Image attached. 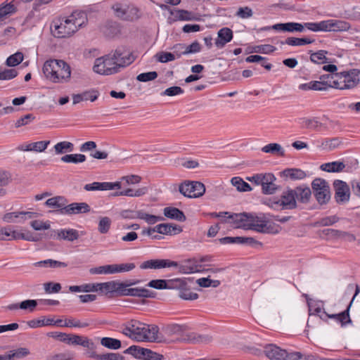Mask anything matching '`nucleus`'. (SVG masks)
I'll list each match as a JSON object with an SVG mask.
<instances>
[{
	"label": "nucleus",
	"mask_w": 360,
	"mask_h": 360,
	"mask_svg": "<svg viewBox=\"0 0 360 360\" xmlns=\"http://www.w3.org/2000/svg\"><path fill=\"white\" fill-rule=\"evenodd\" d=\"M120 331L125 336L137 342H161L159 328L155 325H148L136 319H131L120 326Z\"/></svg>",
	"instance_id": "f257e3e1"
},
{
	"label": "nucleus",
	"mask_w": 360,
	"mask_h": 360,
	"mask_svg": "<svg viewBox=\"0 0 360 360\" xmlns=\"http://www.w3.org/2000/svg\"><path fill=\"white\" fill-rule=\"evenodd\" d=\"M79 13H72L65 18L54 20L51 26L52 34L55 37L65 38L72 35L85 22L84 18L78 17Z\"/></svg>",
	"instance_id": "f03ea898"
},
{
	"label": "nucleus",
	"mask_w": 360,
	"mask_h": 360,
	"mask_svg": "<svg viewBox=\"0 0 360 360\" xmlns=\"http://www.w3.org/2000/svg\"><path fill=\"white\" fill-rule=\"evenodd\" d=\"M42 70L46 79L54 83L68 82L71 76L70 67L62 60H46Z\"/></svg>",
	"instance_id": "7ed1b4c3"
},
{
	"label": "nucleus",
	"mask_w": 360,
	"mask_h": 360,
	"mask_svg": "<svg viewBox=\"0 0 360 360\" xmlns=\"http://www.w3.org/2000/svg\"><path fill=\"white\" fill-rule=\"evenodd\" d=\"M248 229L263 233L276 234L280 231V226L271 223L264 214H249Z\"/></svg>",
	"instance_id": "20e7f679"
},
{
	"label": "nucleus",
	"mask_w": 360,
	"mask_h": 360,
	"mask_svg": "<svg viewBox=\"0 0 360 360\" xmlns=\"http://www.w3.org/2000/svg\"><path fill=\"white\" fill-rule=\"evenodd\" d=\"M264 352L271 360H299L302 356L300 352H288L273 344L266 345L264 347Z\"/></svg>",
	"instance_id": "39448f33"
},
{
	"label": "nucleus",
	"mask_w": 360,
	"mask_h": 360,
	"mask_svg": "<svg viewBox=\"0 0 360 360\" xmlns=\"http://www.w3.org/2000/svg\"><path fill=\"white\" fill-rule=\"evenodd\" d=\"M94 71L100 75H112L120 72V70L115 63L112 53L103 57L96 58L94 65Z\"/></svg>",
	"instance_id": "423d86ee"
},
{
	"label": "nucleus",
	"mask_w": 360,
	"mask_h": 360,
	"mask_svg": "<svg viewBox=\"0 0 360 360\" xmlns=\"http://www.w3.org/2000/svg\"><path fill=\"white\" fill-rule=\"evenodd\" d=\"M360 71L352 69L349 71L338 72L336 79L338 89H349L354 88L359 82Z\"/></svg>",
	"instance_id": "0eeeda50"
},
{
	"label": "nucleus",
	"mask_w": 360,
	"mask_h": 360,
	"mask_svg": "<svg viewBox=\"0 0 360 360\" xmlns=\"http://www.w3.org/2000/svg\"><path fill=\"white\" fill-rule=\"evenodd\" d=\"M359 292H360L359 287V285H356L355 293H354L350 303L349 304L347 308L346 309V310H345L344 311L339 313V314H327L326 312L323 311L324 317L323 316V315L319 314L321 313V308H320L319 304L320 303L323 304V302L321 301H316V316H319L320 318L323 320L325 319V317L333 319L336 322L340 323L342 326H345L347 323L351 322V319H350L349 314V309H350V307L352 306L356 296L359 294Z\"/></svg>",
	"instance_id": "6e6552de"
},
{
	"label": "nucleus",
	"mask_w": 360,
	"mask_h": 360,
	"mask_svg": "<svg viewBox=\"0 0 360 360\" xmlns=\"http://www.w3.org/2000/svg\"><path fill=\"white\" fill-rule=\"evenodd\" d=\"M139 280L133 282L126 281L122 282L120 292L119 296H131L138 297H153L154 292L143 288H129L131 285L138 284Z\"/></svg>",
	"instance_id": "1a4fd4ad"
},
{
	"label": "nucleus",
	"mask_w": 360,
	"mask_h": 360,
	"mask_svg": "<svg viewBox=\"0 0 360 360\" xmlns=\"http://www.w3.org/2000/svg\"><path fill=\"white\" fill-rule=\"evenodd\" d=\"M179 192L186 197L199 198L205 192V185L200 181H184L179 188Z\"/></svg>",
	"instance_id": "9d476101"
},
{
	"label": "nucleus",
	"mask_w": 360,
	"mask_h": 360,
	"mask_svg": "<svg viewBox=\"0 0 360 360\" xmlns=\"http://www.w3.org/2000/svg\"><path fill=\"white\" fill-rule=\"evenodd\" d=\"M124 352L131 354L136 359L143 360H162L163 358L162 355L154 352L149 349L136 345L129 347Z\"/></svg>",
	"instance_id": "9b49d317"
},
{
	"label": "nucleus",
	"mask_w": 360,
	"mask_h": 360,
	"mask_svg": "<svg viewBox=\"0 0 360 360\" xmlns=\"http://www.w3.org/2000/svg\"><path fill=\"white\" fill-rule=\"evenodd\" d=\"M53 337L57 338L61 342H65L68 345H81L86 348H93V342L86 337H83L78 335L66 334L63 333H57Z\"/></svg>",
	"instance_id": "f8f14e48"
},
{
	"label": "nucleus",
	"mask_w": 360,
	"mask_h": 360,
	"mask_svg": "<svg viewBox=\"0 0 360 360\" xmlns=\"http://www.w3.org/2000/svg\"><path fill=\"white\" fill-rule=\"evenodd\" d=\"M333 188L335 190V200L339 205H344L350 200L349 186L344 181L336 179L333 181Z\"/></svg>",
	"instance_id": "ddd939ff"
},
{
	"label": "nucleus",
	"mask_w": 360,
	"mask_h": 360,
	"mask_svg": "<svg viewBox=\"0 0 360 360\" xmlns=\"http://www.w3.org/2000/svg\"><path fill=\"white\" fill-rule=\"evenodd\" d=\"M331 199V192L328 183L323 179L316 178V202L321 205L327 204Z\"/></svg>",
	"instance_id": "4468645a"
},
{
	"label": "nucleus",
	"mask_w": 360,
	"mask_h": 360,
	"mask_svg": "<svg viewBox=\"0 0 360 360\" xmlns=\"http://www.w3.org/2000/svg\"><path fill=\"white\" fill-rule=\"evenodd\" d=\"M115 58V65H117L119 70L129 65L134 60V57L129 51L124 48H118L112 53Z\"/></svg>",
	"instance_id": "2eb2a0df"
},
{
	"label": "nucleus",
	"mask_w": 360,
	"mask_h": 360,
	"mask_svg": "<svg viewBox=\"0 0 360 360\" xmlns=\"http://www.w3.org/2000/svg\"><path fill=\"white\" fill-rule=\"evenodd\" d=\"M338 73H326L318 75L319 80H316V91H326L330 88L338 89L336 79Z\"/></svg>",
	"instance_id": "dca6fc26"
},
{
	"label": "nucleus",
	"mask_w": 360,
	"mask_h": 360,
	"mask_svg": "<svg viewBox=\"0 0 360 360\" xmlns=\"http://www.w3.org/2000/svg\"><path fill=\"white\" fill-rule=\"evenodd\" d=\"M276 180V178L272 173H264L262 175L261 186L264 194L271 195L276 191L278 188L275 184Z\"/></svg>",
	"instance_id": "f3484780"
},
{
	"label": "nucleus",
	"mask_w": 360,
	"mask_h": 360,
	"mask_svg": "<svg viewBox=\"0 0 360 360\" xmlns=\"http://www.w3.org/2000/svg\"><path fill=\"white\" fill-rule=\"evenodd\" d=\"M233 37V31L229 27H222L217 32L214 44L218 49L224 48Z\"/></svg>",
	"instance_id": "a211bd4d"
},
{
	"label": "nucleus",
	"mask_w": 360,
	"mask_h": 360,
	"mask_svg": "<svg viewBox=\"0 0 360 360\" xmlns=\"http://www.w3.org/2000/svg\"><path fill=\"white\" fill-rule=\"evenodd\" d=\"M323 234L326 236V239L328 240L344 238L350 242L356 240V237L352 233L333 229H324L323 231Z\"/></svg>",
	"instance_id": "6ab92c4d"
},
{
	"label": "nucleus",
	"mask_w": 360,
	"mask_h": 360,
	"mask_svg": "<svg viewBox=\"0 0 360 360\" xmlns=\"http://www.w3.org/2000/svg\"><path fill=\"white\" fill-rule=\"evenodd\" d=\"M279 200L282 210H291L295 208L297 206L293 189H288L283 191Z\"/></svg>",
	"instance_id": "aec40b11"
},
{
	"label": "nucleus",
	"mask_w": 360,
	"mask_h": 360,
	"mask_svg": "<svg viewBox=\"0 0 360 360\" xmlns=\"http://www.w3.org/2000/svg\"><path fill=\"white\" fill-rule=\"evenodd\" d=\"M50 143V141H40L37 142L27 143L20 145L18 150L27 152L41 153L44 151Z\"/></svg>",
	"instance_id": "412c9836"
},
{
	"label": "nucleus",
	"mask_w": 360,
	"mask_h": 360,
	"mask_svg": "<svg viewBox=\"0 0 360 360\" xmlns=\"http://www.w3.org/2000/svg\"><path fill=\"white\" fill-rule=\"evenodd\" d=\"M273 29L283 32H302L304 30V25L299 22H289L275 24Z\"/></svg>",
	"instance_id": "4be33fe9"
},
{
	"label": "nucleus",
	"mask_w": 360,
	"mask_h": 360,
	"mask_svg": "<svg viewBox=\"0 0 360 360\" xmlns=\"http://www.w3.org/2000/svg\"><path fill=\"white\" fill-rule=\"evenodd\" d=\"M90 211L89 205L86 202H73L66 205L64 210L62 211L63 214H77L81 213H86Z\"/></svg>",
	"instance_id": "5701e85b"
},
{
	"label": "nucleus",
	"mask_w": 360,
	"mask_h": 360,
	"mask_svg": "<svg viewBox=\"0 0 360 360\" xmlns=\"http://www.w3.org/2000/svg\"><path fill=\"white\" fill-rule=\"evenodd\" d=\"M176 288H180L179 296L184 300H194L198 298V295L193 292L185 288L186 281L182 279H176L173 281Z\"/></svg>",
	"instance_id": "b1692460"
},
{
	"label": "nucleus",
	"mask_w": 360,
	"mask_h": 360,
	"mask_svg": "<svg viewBox=\"0 0 360 360\" xmlns=\"http://www.w3.org/2000/svg\"><path fill=\"white\" fill-rule=\"evenodd\" d=\"M317 147L323 150L330 151L339 148L342 141L338 137L332 139H321L318 140Z\"/></svg>",
	"instance_id": "393cba45"
},
{
	"label": "nucleus",
	"mask_w": 360,
	"mask_h": 360,
	"mask_svg": "<svg viewBox=\"0 0 360 360\" xmlns=\"http://www.w3.org/2000/svg\"><path fill=\"white\" fill-rule=\"evenodd\" d=\"M190 328L186 324L169 323L164 325L162 327V331L167 336L174 335H181L185 331L188 330Z\"/></svg>",
	"instance_id": "a878e982"
},
{
	"label": "nucleus",
	"mask_w": 360,
	"mask_h": 360,
	"mask_svg": "<svg viewBox=\"0 0 360 360\" xmlns=\"http://www.w3.org/2000/svg\"><path fill=\"white\" fill-rule=\"evenodd\" d=\"M121 284L122 282L112 281L96 283V287L98 291L103 292L106 294L115 292L117 295H120Z\"/></svg>",
	"instance_id": "bb28decb"
},
{
	"label": "nucleus",
	"mask_w": 360,
	"mask_h": 360,
	"mask_svg": "<svg viewBox=\"0 0 360 360\" xmlns=\"http://www.w3.org/2000/svg\"><path fill=\"white\" fill-rule=\"evenodd\" d=\"M212 340V338L209 335H201L196 333H188L184 335L181 339L183 342L191 344L208 343Z\"/></svg>",
	"instance_id": "cd10ccee"
},
{
	"label": "nucleus",
	"mask_w": 360,
	"mask_h": 360,
	"mask_svg": "<svg viewBox=\"0 0 360 360\" xmlns=\"http://www.w3.org/2000/svg\"><path fill=\"white\" fill-rule=\"evenodd\" d=\"M229 222L233 224L235 228H241L243 229H248V225L249 221V214L248 213H240L233 214L229 216Z\"/></svg>",
	"instance_id": "c85d7f7f"
},
{
	"label": "nucleus",
	"mask_w": 360,
	"mask_h": 360,
	"mask_svg": "<svg viewBox=\"0 0 360 360\" xmlns=\"http://www.w3.org/2000/svg\"><path fill=\"white\" fill-rule=\"evenodd\" d=\"M20 214H28V218H34L37 217V212H13L5 214L2 219L6 223H15L18 222L17 219L20 217Z\"/></svg>",
	"instance_id": "c756f323"
},
{
	"label": "nucleus",
	"mask_w": 360,
	"mask_h": 360,
	"mask_svg": "<svg viewBox=\"0 0 360 360\" xmlns=\"http://www.w3.org/2000/svg\"><path fill=\"white\" fill-rule=\"evenodd\" d=\"M45 204L49 207L58 209L60 214H62V211L64 210L66 206L67 200L62 196H56L48 199Z\"/></svg>",
	"instance_id": "7c9ffc66"
},
{
	"label": "nucleus",
	"mask_w": 360,
	"mask_h": 360,
	"mask_svg": "<svg viewBox=\"0 0 360 360\" xmlns=\"http://www.w3.org/2000/svg\"><path fill=\"white\" fill-rule=\"evenodd\" d=\"M345 168V165L343 162L334 161L322 164L320 169L322 171L327 172H340Z\"/></svg>",
	"instance_id": "2f4dec72"
},
{
	"label": "nucleus",
	"mask_w": 360,
	"mask_h": 360,
	"mask_svg": "<svg viewBox=\"0 0 360 360\" xmlns=\"http://www.w3.org/2000/svg\"><path fill=\"white\" fill-rule=\"evenodd\" d=\"M58 238L68 241H74L79 238L78 231L75 229H60L57 233Z\"/></svg>",
	"instance_id": "473e14b6"
},
{
	"label": "nucleus",
	"mask_w": 360,
	"mask_h": 360,
	"mask_svg": "<svg viewBox=\"0 0 360 360\" xmlns=\"http://www.w3.org/2000/svg\"><path fill=\"white\" fill-rule=\"evenodd\" d=\"M164 214L168 218L176 219L179 221H184L186 219V217L183 212L175 207H165L164 209Z\"/></svg>",
	"instance_id": "72a5a7b5"
},
{
	"label": "nucleus",
	"mask_w": 360,
	"mask_h": 360,
	"mask_svg": "<svg viewBox=\"0 0 360 360\" xmlns=\"http://www.w3.org/2000/svg\"><path fill=\"white\" fill-rule=\"evenodd\" d=\"M171 14L174 16L175 20H194L196 19L195 15L186 10L174 9L171 11Z\"/></svg>",
	"instance_id": "f704fd0d"
},
{
	"label": "nucleus",
	"mask_w": 360,
	"mask_h": 360,
	"mask_svg": "<svg viewBox=\"0 0 360 360\" xmlns=\"http://www.w3.org/2000/svg\"><path fill=\"white\" fill-rule=\"evenodd\" d=\"M296 200H300L302 202H307L311 195V190L309 187H297L293 189Z\"/></svg>",
	"instance_id": "c9c22d12"
},
{
	"label": "nucleus",
	"mask_w": 360,
	"mask_h": 360,
	"mask_svg": "<svg viewBox=\"0 0 360 360\" xmlns=\"http://www.w3.org/2000/svg\"><path fill=\"white\" fill-rule=\"evenodd\" d=\"M35 267H43V268H60L66 267L67 264L65 262L53 260L51 259L39 261L33 264Z\"/></svg>",
	"instance_id": "e433bc0d"
},
{
	"label": "nucleus",
	"mask_w": 360,
	"mask_h": 360,
	"mask_svg": "<svg viewBox=\"0 0 360 360\" xmlns=\"http://www.w3.org/2000/svg\"><path fill=\"white\" fill-rule=\"evenodd\" d=\"M262 151L266 153L278 155L281 157L285 155V150L280 144L276 143H271L264 146L262 148Z\"/></svg>",
	"instance_id": "4c0bfd02"
},
{
	"label": "nucleus",
	"mask_w": 360,
	"mask_h": 360,
	"mask_svg": "<svg viewBox=\"0 0 360 360\" xmlns=\"http://www.w3.org/2000/svg\"><path fill=\"white\" fill-rule=\"evenodd\" d=\"M314 42V39L309 37L297 38L288 37L284 44L292 46H302Z\"/></svg>",
	"instance_id": "58836bf2"
},
{
	"label": "nucleus",
	"mask_w": 360,
	"mask_h": 360,
	"mask_svg": "<svg viewBox=\"0 0 360 360\" xmlns=\"http://www.w3.org/2000/svg\"><path fill=\"white\" fill-rule=\"evenodd\" d=\"M283 174L285 176L292 180L302 179L307 176L305 172L297 168L286 169L283 172Z\"/></svg>",
	"instance_id": "ea45409f"
},
{
	"label": "nucleus",
	"mask_w": 360,
	"mask_h": 360,
	"mask_svg": "<svg viewBox=\"0 0 360 360\" xmlns=\"http://www.w3.org/2000/svg\"><path fill=\"white\" fill-rule=\"evenodd\" d=\"M54 150L56 154H63L73 151L74 145L69 141H61L54 146Z\"/></svg>",
	"instance_id": "a19ab883"
},
{
	"label": "nucleus",
	"mask_w": 360,
	"mask_h": 360,
	"mask_svg": "<svg viewBox=\"0 0 360 360\" xmlns=\"http://www.w3.org/2000/svg\"><path fill=\"white\" fill-rule=\"evenodd\" d=\"M231 182L232 185L235 186L239 191L245 192L252 191L251 186L248 183L244 181L240 177H233L231 180Z\"/></svg>",
	"instance_id": "79ce46f5"
},
{
	"label": "nucleus",
	"mask_w": 360,
	"mask_h": 360,
	"mask_svg": "<svg viewBox=\"0 0 360 360\" xmlns=\"http://www.w3.org/2000/svg\"><path fill=\"white\" fill-rule=\"evenodd\" d=\"M101 344L103 347L110 349H118L122 346L120 340L115 338L107 337L101 338Z\"/></svg>",
	"instance_id": "37998d69"
},
{
	"label": "nucleus",
	"mask_w": 360,
	"mask_h": 360,
	"mask_svg": "<svg viewBox=\"0 0 360 360\" xmlns=\"http://www.w3.org/2000/svg\"><path fill=\"white\" fill-rule=\"evenodd\" d=\"M333 62L334 58L327 51L320 50L316 51V66L319 65V64Z\"/></svg>",
	"instance_id": "c03bdc74"
},
{
	"label": "nucleus",
	"mask_w": 360,
	"mask_h": 360,
	"mask_svg": "<svg viewBox=\"0 0 360 360\" xmlns=\"http://www.w3.org/2000/svg\"><path fill=\"white\" fill-rule=\"evenodd\" d=\"M86 160V156L82 154H69L61 158V161L67 163H81Z\"/></svg>",
	"instance_id": "a18cd8bd"
},
{
	"label": "nucleus",
	"mask_w": 360,
	"mask_h": 360,
	"mask_svg": "<svg viewBox=\"0 0 360 360\" xmlns=\"http://www.w3.org/2000/svg\"><path fill=\"white\" fill-rule=\"evenodd\" d=\"M350 24L345 20H332V32H345L350 29Z\"/></svg>",
	"instance_id": "49530a36"
},
{
	"label": "nucleus",
	"mask_w": 360,
	"mask_h": 360,
	"mask_svg": "<svg viewBox=\"0 0 360 360\" xmlns=\"http://www.w3.org/2000/svg\"><path fill=\"white\" fill-rule=\"evenodd\" d=\"M176 230L180 231V229H178L176 226H173L169 224H160L155 226L156 232L161 234H172L175 233Z\"/></svg>",
	"instance_id": "de8ad7c7"
},
{
	"label": "nucleus",
	"mask_w": 360,
	"mask_h": 360,
	"mask_svg": "<svg viewBox=\"0 0 360 360\" xmlns=\"http://www.w3.org/2000/svg\"><path fill=\"white\" fill-rule=\"evenodd\" d=\"M338 70V68L333 63H326L319 64L316 66V76L318 75L323 74V72H326L328 73H334Z\"/></svg>",
	"instance_id": "09e8293b"
},
{
	"label": "nucleus",
	"mask_w": 360,
	"mask_h": 360,
	"mask_svg": "<svg viewBox=\"0 0 360 360\" xmlns=\"http://www.w3.org/2000/svg\"><path fill=\"white\" fill-rule=\"evenodd\" d=\"M89 272L91 274H113L114 266L113 264H108L91 268Z\"/></svg>",
	"instance_id": "8fccbe9b"
},
{
	"label": "nucleus",
	"mask_w": 360,
	"mask_h": 360,
	"mask_svg": "<svg viewBox=\"0 0 360 360\" xmlns=\"http://www.w3.org/2000/svg\"><path fill=\"white\" fill-rule=\"evenodd\" d=\"M30 354L29 350L27 348H18L15 350L10 351L8 354H4L5 356H9V360H13L15 359H21Z\"/></svg>",
	"instance_id": "3c124183"
},
{
	"label": "nucleus",
	"mask_w": 360,
	"mask_h": 360,
	"mask_svg": "<svg viewBox=\"0 0 360 360\" xmlns=\"http://www.w3.org/2000/svg\"><path fill=\"white\" fill-rule=\"evenodd\" d=\"M155 264V269L169 268V267H177L178 263L174 261L169 259H153Z\"/></svg>",
	"instance_id": "603ef678"
},
{
	"label": "nucleus",
	"mask_w": 360,
	"mask_h": 360,
	"mask_svg": "<svg viewBox=\"0 0 360 360\" xmlns=\"http://www.w3.org/2000/svg\"><path fill=\"white\" fill-rule=\"evenodd\" d=\"M90 324L89 321L82 322L79 320L75 319H68L65 321L63 326L69 328H84L89 326Z\"/></svg>",
	"instance_id": "864d4df0"
},
{
	"label": "nucleus",
	"mask_w": 360,
	"mask_h": 360,
	"mask_svg": "<svg viewBox=\"0 0 360 360\" xmlns=\"http://www.w3.org/2000/svg\"><path fill=\"white\" fill-rule=\"evenodd\" d=\"M24 56L22 53L16 52L10 56L6 60V65L9 67H15L23 60Z\"/></svg>",
	"instance_id": "5fc2aeb1"
},
{
	"label": "nucleus",
	"mask_w": 360,
	"mask_h": 360,
	"mask_svg": "<svg viewBox=\"0 0 360 360\" xmlns=\"http://www.w3.org/2000/svg\"><path fill=\"white\" fill-rule=\"evenodd\" d=\"M340 218L337 215L326 216L316 221V225L319 226H331L339 221Z\"/></svg>",
	"instance_id": "6e6d98bb"
},
{
	"label": "nucleus",
	"mask_w": 360,
	"mask_h": 360,
	"mask_svg": "<svg viewBox=\"0 0 360 360\" xmlns=\"http://www.w3.org/2000/svg\"><path fill=\"white\" fill-rule=\"evenodd\" d=\"M53 323V320L51 319H33L27 322L28 326L30 328H35L44 326L51 325Z\"/></svg>",
	"instance_id": "4d7b16f0"
},
{
	"label": "nucleus",
	"mask_w": 360,
	"mask_h": 360,
	"mask_svg": "<svg viewBox=\"0 0 360 360\" xmlns=\"http://www.w3.org/2000/svg\"><path fill=\"white\" fill-rule=\"evenodd\" d=\"M111 222V219L109 217H101L98 222V231L101 233H108L110 229Z\"/></svg>",
	"instance_id": "13d9d810"
},
{
	"label": "nucleus",
	"mask_w": 360,
	"mask_h": 360,
	"mask_svg": "<svg viewBox=\"0 0 360 360\" xmlns=\"http://www.w3.org/2000/svg\"><path fill=\"white\" fill-rule=\"evenodd\" d=\"M196 283L203 288H208L212 286L217 288L220 285V281L218 280H211L209 278H200L197 280Z\"/></svg>",
	"instance_id": "bf43d9fd"
},
{
	"label": "nucleus",
	"mask_w": 360,
	"mask_h": 360,
	"mask_svg": "<svg viewBox=\"0 0 360 360\" xmlns=\"http://www.w3.org/2000/svg\"><path fill=\"white\" fill-rule=\"evenodd\" d=\"M14 12L15 6L12 3L2 4L0 6V20Z\"/></svg>",
	"instance_id": "052dcab7"
},
{
	"label": "nucleus",
	"mask_w": 360,
	"mask_h": 360,
	"mask_svg": "<svg viewBox=\"0 0 360 360\" xmlns=\"http://www.w3.org/2000/svg\"><path fill=\"white\" fill-rule=\"evenodd\" d=\"M157 60L160 63H167L173 61L176 59L174 53L169 52L161 51L155 55Z\"/></svg>",
	"instance_id": "680f3d73"
},
{
	"label": "nucleus",
	"mask_w": 360,
	"mask_h": 360,
	"mask_svg": "<svg viewBox=\"0 0 360 360\" xmlns=\"http://www.w3.org/2000/svg\"><path fill=\"white\" fill-rule=\"evenodd\" d=\"M179 271L183 274H192L195 272H199L200 270L198 268V265L193 264L190 262H187L184 264L179 266Z\"/></svg>",
	"instance_id": "e2e57ef3"
},
{
	"label": "nucleus",
	"mask_w": 360,
	"mask_h": 360,
	"mask_svg": "<svg viewBox=\"0 0 360 360\" xmlns=\"http://www.w3.org/2000/svg\"><path fill=\"white\" fill-rule=\"evenodd\" d=\"M139 219L145 220L149 224H154L163 219L162 217L149 214L143 211H141V214H139Z\"/></svg>",
	"instance_id": "0e129e2a"
},
{
	"label": "nucleus",
	"mask_w": 360,
	"mask_h": 360,
	"mask_svg": "<svg viewBox=\"0 0 360 360\" xmlns=\"http://www.w3.org/2000/svg\"><path fill=\"white\" fill-rule=\"evenodd\" d=\"M113 266L114 274L130 271L133 270L136 266L134 263L113 264Z\"/></svg>",
	"instance_id": "69168bd1"
},
{
	"label": "nucleus",
	"mask_w": 360,
	"mask_h": 360,
	"mask_svg": "<svg viewBox=\"0 0 360 360\" xmlns=\"http://www.w3.org/2000/svg\"><path fill=\"white\" fill-rule=\"evenodd\" d=\"M74 354L72 352H64L49 355L47 360H72Z\"/></svg>",
	"instance_id": "338daca9"
},
{
	"label": "nucleus",
	"mask_w": 360,
	"mask_h": 360,
	"mask_svg": "<svg viewBox=\"0 0 360 360\" xmlns=\"http://www.w3.org/2000/svg\"><path fill=\"white\" fill-rule=\"evenodd\" d=\"M158 77V73L155 71L143 72L139 74L136 77V79L139 82H146L154 80Z\"/></svg>",
	"instance_id": "774afa93"
}]
</instances>
